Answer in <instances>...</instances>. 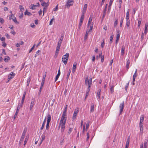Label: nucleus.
Returning <instances> with one entry per match:
<instances>
[{
    "label": "nucleus",
    "mask_w": 148,
    "mask_h": 148,
    "mask_svg": "<svg viewBox=\"0 0 148 148\" xmlns=\"http://www.w3.org/2000/svg\"><path fill=\"white\" fill-rule=\"evenodd\" d=\"M142 21V19L141 18H140L138 20V27L139 28H140V25L141 24Z\"/></svg>",
    "instance_id": "obj_22"
},
{
    "label": "nucleus",
    "mask_w": 148,
    "mask_h": 148,
    "mask_svg": "<svg viewBox=\"0 0 148 148\" xmlns=\"http://www.w3.org/2000/svg\"><path fill=\"white\" fill-rule=\"evenodd\" d=\"M10 57L9 56H6V57L4 58V60L5 62H8V60H10Z\"/></svg>",
    "instance_id": "obj_25"
},
{
    "label": "nucleus",
    "mask_w": 148,
    "mask_h": 148,
    "mask_svg": "<svg viewBox=\"0 0 148 148\" xmlns=\"http://www.w3.org/2000/svg\"><path fill=\"white\" fill-rule=\"evenodd\" d=\"M87 7V5L86 4L84 5V6L83 9L86 10Z\"/></svg>",
    "instance_id": "obj_53"
},
{
    "label": "nucleus",
    "mask_w": 148,
    "mask_h": 148,
    "mask_svg": "<svg viewBox=\"0 0 148 148\" xmlns=\"http://www.w3.org/2000/svg\"><path fill=\"white\" fill-rule=\"evenodd\" d=\"M113 1L114 0H110L109 4V6H111Z\"/></svg>",
    "instance_id": "obj_48"
},
{
    "label": "nucleus",
    "mask_w": 148,
    "mask_h": 148,
    "mask_svg": "<svg viewBox=\"0 0 148 148\" xmlns=\"http://www.w3.org/2000/svg\"><path fill=\"white\" fill-rule=\"evenodd\" d=\"M26 94V92H25L23 94V97H22V99H25V96Z\"/></svg>",
    "instance_id": "obj_56"
},
{
    "label": "nucleus",
    "mask_w": 148,
    "mask_h": 148,
    "mask_svg": "<svg viewBox=\"0 0 148 148\" xmlns=\"http://www.w3.org/2000/svg\"><path fill=\"white\" fill-rule=\"evenodd\" d=\"M19 109H20V108H19V106H18L17 109H16V112L15 114H14V119H15L16 118V117L17 116V114L19 112Z\"/></svg>",
    "instance_id": "obj_14"
},
{
    "label": "nucleus",
    "mask_w": 148,
    "mask_h": 148,
    "mask_svg": "<svg viewBox=\"0 0 148 148\" xmlns=\"http://www.w3.org/2000/svg\"><path fill=\"white\" fill-rule=\"evenodd\" d=\"M124 102H122L120 105L119 107V108H120V110H119V112H120L119 114L120 115L121 114V113L122 112H123V109L124 107Z\"/></svg>",
    "instance_id": "obj_8"
},
{
    "label": "nucleus",
    "mask_w": 148,
    "mask_h": 148,
    "mask_svg": "<svg viewBox=\"0 0 148 148\" xmlns=\"http://www.w3.org/2000/svg\"><path fill=\"white\" fill-rule=\"evenodd\" d=\"M92 16L91 15H90V16L89 17L88 22V28L89 27H90V26L91 25H92V24L93 25V23H92V24H91V22L92 21Z\"/></svg>",
    "instance_id": "obj_9"
},
{
    "label": "nucleus",
    "mask_w": 148,
    "mask_h": 148,
    "mask_svg": "<svg viewBox=\"0 0 148 148\" xmlns=\"http://www.w3.org/2000/svg\"><path fill=\"white\" fill-rule=\"evenodd\" d=\"M12 19L16 24H18L19 23L17 21L16 18L14 16L13 18H12Z\"/></svg>",
    "instance_id": "obj_32"
},
{
    "label": "nucleus",
    "mask_w": 148,
    "mask_h": 148,
    "mask_svg": "<svg viewBox=\"0 0 148 148\" xmlns=\"http://www.w3.org/2000/svg\"><path fill=\"white\" fill-rule=\"evenodd\" d=\"M84 15H83V14H82L81 15L80 18V22L83 23V22L84 19Z\"/></svg>",
    "instance_id": "obj_31"
},
{
    "label": "nucleus",
    "mask_w": 148,
    "mask_h": 148,
    "mask_svg": "<svg viewBox=\"0 0 148 148\" xmlns=\"http://www.w3.org/2000/svg\"><path fill=\"white\" fill-rule=\"evenodd\" d=\"M41 5L42 6H46V5H47V3L45 2L42 3V4Z\"/></svg>",
    "instance_id": "obj_58"
},
{
    "label": "nucleus",
    "mask_w": 148,
    "mask_h": 148,
    "mask_svg": "<svg viewBox=\"0 0 148 148\" xmlns=\"http://www.w3.org/2000/svg\"><path fill=\"white\" fill-rule=\"evenodd\" d=\"M30 26L32 28H34L36 26L33 23H32L31 24Z\"/></svg>",
    "instance_id": "obj_63"
},
{
    "label": "nucleus",
    "mask_w": 148,
    "mask_h": 148,
    "mask_svg": "<svg viewBox=\"0 0 148 148\" xmlns=\"http://www.w3.org/2000/svg\"><path fill=\"white\" fill-rule=\"evenodd\" d=\"M25 15H27L28 16H30L32 15V14L30 12H28V11H27L26 10L25 12Z\"/></svg>",
    "instance_id": "obj_33"
},
{
    "label": "nucleus",
    "mask_w": 148,
    "mask_h": 148,
    "mask_svg": "<svg viewBox=\"0 0 148 148\" xmlns=\"http://www.w3.org/2000/svg\"><path fill=\"white\" fill-rule=\"evenodd\" d=\"M117 23H118V20H117V19H116V20H115V21L114 23V26H116L117 25Z\"/></svg>",
    "instance_id": "obj_61"
},
{
    "label": "nucleus",
    "mask_w": 148,
    "mask_h": 148,
    "mask_svg": "<svg viewBox=\"0 0 148 148\" xmlns=\"http://www.w3.org/2000/svg\"><path fill=\"white\" fill-rule=\"evenodd\" d=\"M130 63V61L129 60H128L126 62V67L127 69H128L129 68V65Z\"/></svg>",
    "instance_id": "obj_21"
},
{
    "label": "nucleus",
    "mask_w": 148,
    "mask_h": 148,
    "mask_svg": "<svg viewBox=\"0 0 148 148\" xmlns=\"http://www.w3.org/2000/svg\"><path fill=\"white\" fill-rule=\"evenodd\" d=\"M4 21L3 19L2 18L0 17V23H1L3 24L4 23Z\"/></svg>",
    "instance_id": "obj_49"
},
{
    "label": "nucleus",
    "mask_w": 148,
    "mask_h": 148,
    "mask_svg": "<svg viewBox=\"0 0 148 148\" xmlns=\"http://www.w3.org/2000/svg\"><path fill=\"white\" fill-rule=\"evenodd\" d=\"M30 80H31V79H30V77L28 78L27 79V86H29V83H30Z\"/></svg>",
    "instance_id": "obj_37"
},
{
    "label": "nucleus",
    "mask_w": 148,
    "mask_h": 148,
    "mask_svg": "<svg viewBox=\"0 0 148 148\" xmlns=\"http://www.w3.org/2000/svg\"><path fill=\"white\" fill-rule=\"evenodd\" d=\"M147 139H145L144 144V146L145 148H147Z\"/></svg>",
    "instance_id": "obj_30"
},
{
    "label": "nucleus",
    "mask_w": 148,
    "mask_h": 148,
    "mask_svg": "<svg viewBox=\"0 0 148 148\" xmlns=\"http://www.w3.org/2000/svg\"><path fill=\"white\" fill-rule=\"evenodd\" d=\"M27 129L26 128H25L23 130L22 134L25 135L26 133L27 132Z\"/></svg>",
    "instance_id": "obj_46"
},
{
    "label": "nucleus",
    "mask_w": 148,
    "mask_h": 148,
    "mask_svg": "<svg viewBox=\"0 0 148 148\" xmlns=\"http://www.w3.org/2000/svg\"><path fill=\"white\" fill-rule=\"evenodd\" d=\"M120 33H119V31H117L116 34V39L119 40L120 38Z\"/></svg>",
    "instance_id": "obj_23"
},
{
    "label": "nucleus",
    "mask_w": 148,
    "mask_h": 148,
    "mask_svg": "<svg viewBox=\"0 0 148 148\" xmlns=\"http://www.w3.org/2000/svg\"><path fill=\"white\" fill-rule=\"evenodd\" d=\"M93 27V24H92V25L90 26V28L89 30H87L86 31L85 35L84 37V40H86L87 38L89 32H91L92 31Z\"/></svg>",
    "instance_id": "obj_5"
},
{
    "label": "nucleus",
    "mask_w": 148,
    "mask_h": 148,
    "mask_svg": "<svg viewBox=\"0 0 148 148\" xmlns=\"http://www.w3.org/2000/svg\"><path fill=\"white\" fill-rule=\"evenodd\" d=\"M103 42L101 43V45L102 48H103L105 45V43H104V39H103L102 40Z\"/></svg>",
    "instance_id": "obj_36"
},
{
    "label": "nucleus",
    "mask_w": 148,
    "mask_h": 148,
    "mask_svg": "<svg viewBox=\"0 0 148 148\" xmlns=\"http://www.w3.org/2000/svg\"><path fill=\"white\" fill-rule=\"evenodd\" d=\"M66 112H65V111H64L61 119L66 120L67 117L66 116Z\"/></svg>",
    "instance_id": "obj_11"
},
{
    "label": "nucleus",
    "mask_w": 148,
    "mask_h": 148,
    "mask_svg": "<svg viewBox=\"0 0 148 148\" xmlns=\"http://www.w3.org/2000/svg\"><path fill=\"white\" fill-rule=\"evenodd\" d=\"M10 33L11 34H13V35H14L16 34V33L15 32V31L14 30H12V31L10 32Z\"/></svg>",
    "instance_id": "obj_64"
},
{
    "label": "nucleus",
    "mask_w": 148,
    "mask_h": 148,
    "mask_svg": "<svg viewBox=\"0 0 148 148\" xmlns=\"http://www.w3.org/2000/svg\"><path fill=\"white\" fill-rule=\"evenodd\" d=\"M86 135H87V138H86V140L87 141H88V139L89 138V133H87V134H86Z\"/></svg>",
    "instance_id": "obj_62"
},
{
    "label": "nucleus",
    "mask_w": 148,
    "mask_h": 148,
    "mask_svg": "<svg viewBox=\"0 0 148 148\" xmlns=\"http://www.w3.org/2000/svg\"><path fill=\"white\" fill-rule=\"evenodd\" d=\"M76 65H77V63L76 62H74L73 64V69H72V72L73 73H74L76 70Z\"/></svg>",
    "instance_id": "obj_13"
},
{
    "label": "nucleus",
    "mask_w": 148,
    "mask_h": 148,
    "mask_svg": "<svg viewBox=\"0 0 148 148\" xmlns=\"http://www.w3.org/2000/svg\"><path fill=\"white\" fill-rule=\"evenodd\" d=\"M70 73H71V71H69V72L67 74V77H66V78L67 79H68L69 78V75H70Z\"/></svg>",
    "instance_id": "obj_59"
},
{
    "label": "nucleus",
    "mask_w": 148,
    "mask_h": 148,
    "mask_svg": "<svg viewBox=\"0 0 148 148\" xmlns=\"http://www.w3.org/2000/svg\"><path fill=\"white\" fill-rule=\"evenodd\" d=\"M14 16V15L13 14H12V15L9 16V19L10 20H11V19H12V18H13Z\"/></svg>",
    "instance_id": "obj_50"
},
{
    "label": "nucleus",
    "mask_w": 148,
    "mask_h": 148,
    "mask_svg": "<svg viewBox=\"0 0 148 148\" xmlns=\"http://www.w3.org/2000/svg\"><path fill=\"white\" fill-rule=\"evenodd\" d=\"M92 83V78H91L89 79L88 76L86 77L85 79V84L87 85H88V87H90V88Z\"/></svg>",
    "instance_id": "obj_3"
},
{
    "label": "nucleus",
    "mask_w": 148,
    "mask_h": 148,
    "mask_svg": "<svg viewBox=\"0 0 148 148\" xmlns=\"http://www.w3.org/2000/svg\"><path fill=\"white\" fill-rule=\"evenodd\" d=\"M15 75L14 73H13V72H11L10 74H9L8 75V79L10 80L13 78Z\"/></svg>",
    "instance_id": "obj_10"
},
{
    "label": "nucleus",
    "mask_w": 148,
    "mask_h": 148,
    "mask_svg": "<svg viewBox=\"0 0 148 148\" xmlns=\"http://www.w3.org/2000/svg\"><path fill=\"white\" fill-rule=\"evenodd\" d=\"M79 111V108H77L75 109L72 117V119L73 120H74L76 119Z\"/></svg>",
    "instance_id": "obj_6"
},
{
    "label": "nucleus",
    "mask_w": 148,
    "mask_h": 148,
    "mask_svg": "<svg viewBox=\"0 0 148 148\" xmlns=\"http://www.w3.org/2000/svg\"><path fill=\"white\" fill-rule=\"evenodd\" d=\"M139 126L140 131H143V123H139Z\"/></svg>",
    "instance_id": "obj_27"
},
{
    "label": "nucleus",
    "mask_w": 148,
    "mask_h": 148,
    "mask_svg": "<svg viewBox=\"0 0 148 148\" xmlns=\"http://www.w3.org/2000/svg\"><path fill=\"white\" fill-rule=\"evenodd\" d=\"M110 93L111 94H112L114 92V86L113 85H112L111 86H110Z\"/></svg>",
    "instance_id": "obj_17"
},
{
    "label": "nucleus",
    "mask_w": 148,
    "mask_h": 148,
    "mask_svg": "<svg viewBox=\"0 0 148 148\" xmlns=\"http://www.w3.org/2000/svg\"><path fill=\"white\" fill-rule=\"evenodd\" d=\"M47 117L48 119L47 120V124L46 127V129L47 130H48L49 129V123L51 121V116L49 115Z\"/></svg>",
    "instance_id": "obj_7"
},
{
    "label": "nucleus",
    "mask_w": 148,
    "mask_h": 148,
    "mask_svg": "<svg viewBox=\"0 0 148 148\" xmlns=\"http://www.w3.org/2000/svg\"><path fill=\"white\" fill-rule=\"evenodd\" d=\"M94 111V105L92 103L90 107V111L91 112H93Z\"/></svg>",
    "instance_id": "obj_24"
},
{
    "label": "nucleus",
    "mask_w": 148,
    "mask_h": 148,
    "mask_svg": "<svg viewBox=\"0 0 148 148\" xmlns=\"http://www.w3.org/2000/svg\"><path fill=\"white\" fill-rule=\"evenodd\" d=\"M35 46V45H34L31 48V49L29 50V53H30V52H31V51H32V50H33L34 49Z\"/></svg>",
    "instance_id": "obj_43"
},
{
    "label": "nucleus",
    "mask_w": 148,
    "mask_h": 148,
    "mask_svg": "<svg viewBox=\"0 0 148 148\" xmlns=\"http://www.w3.org/2000/svg\"><path fill=\"white\" fill-rule=\"evenodd\" d=\"M85 125H86V123H85L84 124V125H83V130H82V132L83 133H84V131H85Z\"/></svg>",
    "instance_id": "obj_51"
},
{
    "label": "nucleus",
    "mask_w": 148,
    "mask_h": 148,
    "mask_svg": "<svg viewBox=\"0 0 148 148\" xmlns=\"http://www.w3.org/2000/svg\"><path fill=\"white\" fill-rule=\"evenodd\" d=\"M62 42V40H60L58 43L57 45L61 46Z\"/></svg>",
    "instance_id": "obj_40"
},
{
    "label": "nucleus",
    "mask_w": 148,
    "mask_h": 148,
    "mask_svg": "<svg viewBox=\"0 0 148 148\" xmlns=\"http://www.w3.org/2000/svg\"><path fill=\"white\" fill-rule=\"evenodd\" d=\"M123 17H121V20L120 21V26L121 27H122V24L123 22Z\"/></svg>",
    "instance_id": "obj_35"
},
{
    "label": "nucleus",
    "mask_w": 148,
    "mask_h": 148,
    "mask_svg": "<svg viewBox=\"0 0 148 148\" xmlns=\"http://www.w3.org/2000/svg\"><path fill=\"white\" fill-rule=\"evenodd\" d=\"M125 48L123 45L122 46L121 50V55H123L124 53Z\"/></svg>",
    "instance_id": "obj_18"
},
{
    "label": "nucleus",
    "mask_w": 148,
    "mask_h": 148,
    "mask_svg": "<svg viewBox=\"0 0 148 148\" xmlns=\"http://www.w3.org/2000/svg\"><path fill=\"white\" fill-rule=\"evenodd\" d=\"M45 123H43L42 127L40 128V130H42V129H43L45 125Z\"/></svg>",
    "instance_id": "obj_57"
},
{
    "label": "nucleus",
    "mask_w": 148,
    "mask_h": 148,
    "mask_svg": "<svg viewBox=\"0 0 148 148\" xmlns=\"http://www.w3.org/2000/svg\"><path fill=\"white\" fill-rule=\"evenodd\" d=\"M99 57L101 58V62H103L104 61V56H102V53H99Z\"/></svg>",
    "instance_id": "obj_15"
},
{
    "label": "nucleus",
    "mask_w": 148,
    "mask_h": 148,
    "mask_svg": "<svg viewBox=\"0 0 148 148\" xmlns=\"http://www.w3.org/2000/svg\"><path fill=\"white\" fill-rule=\"evenodd\" d=\"M72 130H73L72 128H69V131H68V133L69 135L71 134V133Z\"/></svg>",
    "instance_id": "obj_44"
},
{
    "label": "nucleus",
    "mask_w": 148,
    "mask_h": 148,
    "mask_svg": "<svg viewBox=\"0 0 148 148\" xmlns=\"http://www.w3.org/2000/svg\"><path fill=\"white\" fill-rule=\"evenodd\" d=\"M49 115H50V116H51L50 115V114H48L45 117V119L43 121V123H46V119H47H47H48V116Z\"/></svg>",
    "instance_id": "obj_39"
},
{
    "label": "nucleus",
    "mask_w": 148,
    "mask_h": 148,
    "mask_svg": "<svg viewBox=\"0 0 148 148\" xmlns=\"http://www.w3.org/2000/svg\"><path fill=\"white\" fill-rule=\"evenodd\" d=\"M37 4H38V5H33V4L32 5H31V6H30V8L31 9H32V10L35 9V7H36L39 6L40 5V4L38 3H37Z\"/></svg>",
    "instance_id": "obj_12"
},
{
    "label": "nucleus",
    "mask_w": 148,
    "mask_h": 148,
    "mask_svg": "<svg viewBox=\"0 0 148 148\" xmlns=\"http://www.w3.org/2000/svg\"><path fill=\"white\" fill-rule=\"evenodd\" d=\"M101 90L100 89L98 91L97 93V96L98 99L99 100L100 99V96H101Z\"/></svg>",
    "instance_id": "obj_16"
},
{
    "label": "nucleus",
    "mask_w": 148,
    "mask_h": 148,
    "mask_svg": "<svg viewBox=\"0 0 148 148\" xmlns=\"http://www.w3.org/2000/svg\"><path fill=\"white\" fill-rule=\"evenodd\" d=\"M90 87H88L87 90L86 91V95L87 96H88L89 94V93L90 90Z\"/></svg>",
    "instance_id": "obj_29"
},
{
    "label": "nucleus",
    "mask_w": 148,
    "mask_h": 148,
    "mask_svg": "<svg viewBox=\"0 0 148 148\" xmlns=\"http://www.w3.org/2000/svg\"><path fill=\"white\" fill-rule=\"evenodd\" d=\"M90 122H87L86 124V130H87L88 129L89 126V124Z\"/></svg>",
    "instance_id": "obj_41"
},
{
    "label": "nucleus",
    "mask_w": 148,
    "mask_h": 148,
    "mask_svg": "<svg viewBox=\"0 0 148 148\" xmlns=\"http://www.w3.org/2000/svg\"><path fill=\"white\" fill-rule=\"evenodd\" d=\"M114 37V35L112 34L110 36V44H111L112 42V40L113 39Z\"/></svg>",
    "instance_id": "obj_28"
},
{
    "label": "nucleus",
    "mask_w": 148,
    "mask_h": 148,
    "mask_svg": "<svg viewBox=\"0 0 148 148\" xmlns=\"http://www.w3.org/2000/svg\"><path fill=\"white\" fill-rule=\"evenodd\" d=\"M48 6V5H46V6H45L44 8H43V16L44 15V12H45V10H46V9H47V6Z\"/></svg>",
    "instance_id": "obj_54"
},
{
    "label": "nucleus",
    "mask_w": 148,
    "mask_h": 148,
    "mask_svg": "<svg viewBox=\"0 0 148 148\" xmlns=\"http://www.w3.org/2000/svg\"><path fill=\"white\" fill-rule=\"evenodd\" d=\"M54 20V18H52L50 21L49 25H51L53 24V21Z\"/></svg>",
    "instance_id": "obj_42"
},
{
    "label": "nucleus",
    "mask_w": 148,
    "mask_h": 148,
    "mask_svg": "<svg viewBox=\"0 0 148 148\" xmlns=\"http://www.w3.org/2000/svg\"><path fill=\"white\" fill-rule=\"evenodd\" d=\"M86 10L83 9L82 10V14L84 15V14L86 13Z\"/></svg>",
    "instance_id": "obj_60"
},
{
    "label": "nucleus",
    "mask_w": 148,
    "mask_h": 148,
    "mask_svg": "<svg viewBox=\"0 0 148 148\" xmlns=\"http://www.w3.org/2000/svg\"><path fill=\"white\" fill-rule=\"evenodd\" d=\"M130 20L126 21V25L127 26V27H128L130 25Z\"/></svg>",
    "instance_id": "obj_34"
},
{
    "label": "nucleus",
    "mask_w": 148,
    "mask_h": 148,
    "mask_svg": "<svg viewBox=\"0 0 148 148\" xmlns=\"http://www.w3.org/2000/svg\"><path fill=\"white\" fill-rule=\"evenodd\" d=\"M74 0H67L66 1L65 6L68 8H69L71 6H72L74 3Z\"/></svg>",
    "instance_id": "obj_4"
},
{
    "label": "nucleus",
    "mask_w": 148,
    "mask_h": 148,
    "mask_svg": "<svg viewBox=\"0 0 148 148\" xmlns=\"http://www.w3.org/2000/svg\"><path fill=\"white\" fill-rule=\"evenodd\" d=\"M148 26V25L147 23H146L145 25V30H147Z\"/></svg>",
    "instance_id": "obj_52"
},
{
    "label": "nucleus",
    "mask_w": 148,
    "mask_h": 148,
    "mask_svg": "<svg viewBox=\"0 0 148 148\" xmlns=\"http://www.w3.org/2000/svg\"><path fill=\"white\" fill-rule=\"evenodd\" d=\"M60 46L57 45L56 48V52H59V51L60 50Z\"/></svg>",
    "instance_id": "obj_38"
},
{
    "label": "nucleus",
    "mask_w": 148,
    "mask_h": 148,
    "mask_svg": "<svg viewBox=\"0 0 148 148\" xmlns=\"http://www.w3.org/2000/svg\"><path fill=\"white\" fill-rule=\"evenodd\" d=\"M19 8L21 11H23L24 10V8L22 5L19 6Z\"/></svg>",
    "instance_id": "obj_45"
},
{
    "label": "nucleus",
    "mask_w": 148,
    "mask_h": 148,
    "mask_svg": "<svg viewBox=\"0 0 148 148\" xmlns=\"http://www.w3.org/2000/svg\"><path fill=\"white\" fill-rule=\"evenodd\" d=\"M69 53H66L65 55L62 56V61L65 65L67 64L69 58Z\"/></svg>",
    "instance_id": "obj_2"
},
{
    "label": "nucleus",
    "mask_w": 148,
    "mask_h": 148,
    "mask_svg": "<svg viewBox=\"0 0 148 148\" xmlns=\"http://www.w3.org/2000/svg\"><path fill=\"white\" fill-rule=\"evenodd\" d=\"M129 140L128 139L126 142L125 148H128L129 146Z\"/></svg>",
    "instance_id": "obj_26"
},
{
    "label": "nucleus",
    "mask_w": 148,
    "mask_h": 148,
    "mask_svg": "<svg viewBox=\"0 0 148 148\" xmlns=\"http://www.w3.org/2000/svg\"><path fill=\"white\" fill-rule=\"evenodd\" d=\"M28 140V138H26L25 139V140L24 141V145H25L26 144Z\"/></svg>",
    "instance_id": "obj_55"
},
{
    "label": "nucleus",
    "mask_w": 148,
    "mask_h": 148,
    "mask_svg": "<svg viewBox=\"0 0 148 148\" xmlns=\"http://www.w3.org/2000/svg\"><path fill=\"white\" fill-rule=\"evenodd\" d=\"M144 116L143 115H142L141 117H140V121L139 123H143V122Z\"/></svg>",
    "instance_id": "obj_19"
},
{
    "label": "nucleus",
    "mask_w": 148,
    "mask_h": 148,
    "mask_svg": "<svg viewBox=\"0 0 148 148\" xmlns=\"http://www.w3.org/2000/svg\"><path fill=\"white\" fill-rule=\"evenodd\" d=\"M66 120L61 119L59 126V127H60V130L62 132H63L65 127V124Z\"/></svg>",
    "instance_id": "obj_1"
},
{
    "label": "nucleus",
    "mask_w": 148,
    "mask_h": 148,
    "mask_svg": "<svg viewBox=\"0 0 148 148\" xmlns=\"http://www.w3.org/2000/svg\"><path fill=\"white\" fill-rule=\"evenodd\" d=\"M82 23L80 22L79 25H78V29H80L81 27L82 26Z\"/></svg>",
    "instance_id": "obj_47"
},
{
    "label": "nucleus",
    "mask_w": 148,
    "mask_h": 148,
    "mask_svg": "<svg viewBox=\"0 0 148 148\" xmlns=\"http://www.w3.org/2000/svg\"><path fill=\"white\" fill-rule=\"evenodd\" d=\"M34 101H32L31 102L29 108L30 110H31L32 109L34 105Z\"/></svg>",
    "instance_id": "obj_20"
}]
</instances>
